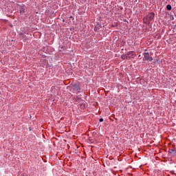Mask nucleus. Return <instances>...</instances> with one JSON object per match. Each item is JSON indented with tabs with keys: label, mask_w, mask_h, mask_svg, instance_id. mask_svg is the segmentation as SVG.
Returning a JSON list of instances; mask_svg holds the SVG:
<instances>
[{
	"label": "nucleus",
	"mask_w": 176,
	"mask_h": 176,
	"mask_svg": "<svg viewBox=\"0 0 176 176\" xmlns=\"http://www.w3.org/2000/svg\"><path fill=\"white\" fill-rule=\"evenodd\" d=\"M153 19H155V13L151 12L146 16L143 18V23L144 24H150L153 21Z\"/></svg>",
	"instance_id": "f257e3e1"
},
{
	"label": "nucleus",
	"mask_w": 176,
	"mask_h": 176,
	"mask_svg": "<svg viewBox=\"0 0 176 176\" xmlns=\"http://www.w3.org/2000/svg\"><path fill=\"white\" fill-rule=\"evenodd\" d=\"M144 55V60H147V61H152V60H153V58H152V57L151 56V55H149V53L148 52H144L143 54Z\"/></svg>",
	"instance_id": "f03ea898"
},
{
	"label": "nucleus",
	"mask_w": 176,
	"mask_h": 176,
	"mask_svg": "<svg viewBox=\"0 0 176 176\" xmlns=\"http://www.w3.org/2000/svg\"><path fill=\"white\" fill-rule=\"evenodd\" d=\"M134 54H135V52H128V54H126V57H127L128 60H130V58H133L134 57Z\"/></svg>",
	"instance_id": "7ed1b4c3"
},
{
	"label": "nucleus",
	"mask_w": 176,
	"mask_h": 176,
	"mask_svg": "<svg viewBox=\"0 0 176 176\" xmlns=\"http://www.w3.org/2000/svg\"><path fill=\"white\" fill-rule=\"evenodd\" d=\"M169 153H170L171 155H176V149H169Z\"/></svg>",
	"instance_id": "20e7f679"
},
{
	"label": "nucleus",
	"mask_w": 176,
	"mask_h": 176,
	"mask_svg": "<svg viewBox=\"0 0 176 176\" xmlns=\"http://www.w3.org/2000/svg\"><path fill=\"white\" fill-rule=\"evenodd\" d=\"M80 108L81 109H85V108H86V103L85 102L81 103Z\"/></svg>",
	"instance_id": "39448f33"
},
{
	"label": "nucleus",
	"mask_w": 176,
	"mask_h": 176,
	"mask_svg": "<svg viewBox=\"0 0 176 176\" xmlns=\"http://www.w3.org/2000/svg\"><path fill=\"white\" fill-rule=\"evenodd\" d=\"M122 60H129L126 54L122 56Z\"/></svg>",
	"instance_id": "423d86ee"
},
{
	"label": "nucleus",
	"mask_w": 176,
	"mask_h": 176,
	"mask_svg": "<svg viewBox=\"0 0 176 176\" xmlns=\"http://www.w3.org/2000/svg\"><path fill=\"white\" fill-rule=\"evenodd\" d=\"M166 9H168V10H171V5L168 4V5L166 6Z\"/></svg>",
	"instance_id": "0eeeda50"
},
{
	"label": "nucleus",
	"mask_w": 176,
	"mask_h": 176,
	"mask_svg": "<svg viewBox=\"0 0 176 176\" xmlns=\"http://www.w3.org/2000/svg\"><path fill=\"white\" fill-rule=\"evenodd\" d=\"M76 89V90H77L78 91H79L80 90V87H77Z\"/></svg>",
	"instance_id": "6e6552de"
},
{
	"label": "nucleus",
	"mask_w": 176,
	"mask_h": 176,
	"mask_svg": "<svg viewBox=\"0 0 176 176\" xmlns=\"http://www.w3.org/2000/svg\"><path fill=\"white\" fill-rule=\"evenodd\" d=\"M24 12H25L24 9H22V10H20V13H24Z\"/></svg>",
	"instance_id": "1a4fd4ad"
},
{
	"label": "nucleus",
	"mask_w": 176,
	"mask_h": 176,
	"mask_svg": "<svg viewBox=\"0 0 176 176\" xmlns=\"http://www.w3.org/2000/svg\"><path fill=\"white\" fill-rule=\"evenodd\" d=\"M99 122H104V119L103 118H100Z\"/></svg>",
	"instance_id": "9d476101"
},
{
	"label": "nucleus",
	"mask_w": 176,
	"mask_h": 176,
	"mask_svg": "<svg viewBox=\"0 0 176 176\" xmlns=\"http://www.w3.org/2000/svg\"><path fill=\"white\" fill-rule=\"evenodd\" d=\"M170 19H171V20H174V16H170Z\"/></svg>",
	"instance_id": "9b49d317"
},
{
	"label": "nucleus",
	"mask_w": 176,
	"mask_h": 176,
	"mask_svg": "<svg viewBox=\"0 0 176 176\" xmlns=\"http://www.w3.org/2000/svg\"><path fill=\"white\" fill-rule=\"evenodd\" d=\"M138 57H139V58L141 57V55H139Z\"/></svg>",
	"instance_id": "f8f14e48"
}]
</instances>
